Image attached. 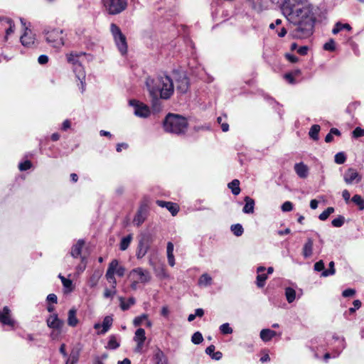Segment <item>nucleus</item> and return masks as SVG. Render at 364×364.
<instances>
[{
  "label": "nucleus",
  "mask_w": 364,
  "mask_h": 364,
  "mask_svg": "<svg viewBox=\"0 0 364 364\" xmlns=\"http://www.w3.org/2000/svg\"><path fill=\"white\" fill-rule=\"evenodd\" d=\"M355 294V290L354 289H347L342 292L343 297H350Z\"/></svg>",
  "instance_id": "nucleus-57"
},
{
  "label": "nucleus",
  "mask_w": 364,
  "mask_h": 364,
  "mask_svg": "<svg viewBox=\"0 0 364 364\" xmlns=\"http://www.w3.org/2000/svg\"><path fill=\"white\" fill-rule=\"evenodd\" d=\"M73 72L75 74L76 77L80 82V89L82 92H84L85 89V77L86 74L84 69V67L82 64L77 65V66L73 68Z\"/></svg>",
  "instance_id": "nucleus-15"
},
{
  "label": "nucleus",
  "mask_w": 364,
  "mask_h": 364,
  "mask_svg": "<svg viewBox=\"0 0 364 364\" xmlns=\"http://www.w3.org/2000/svg\"><path fill=\"white\" fill-rule=\"evenodd\" d=\"M20 40L23 46L31 47L34 44L35 38L31 30L26 28L24 33L21 36Z\"/></svg>",
  "instance_id": "nucleus-18"
},
{
  "label": "nucleus",
  "mask_w": 364,
  "mask_h": 364,
  "mask_svg": "<svg viewBox=\"0 0 364 364\" xmlns=\"http://www.w3.org/2000/svg\"><path fill=\"white\" fill-rule=\"evenodd\" d=\"M134 340L137 343V346L136 348V351H138V352L141 351V350L143 348L144 343L146 340L144 329H143L141 328H138L135 331Z\"/></svg>",
  "instance_id": "nucleus-16"
},
{
  "label": "nucleus",
  "mask_w": 364,
  "mask_h": 364,
  "mask_svg": "<svg viewBox=\"0 0 364 364\" xmlns=\"http://www.w3.org/2000/svg\"><path fill=\"white\" fill-rule=\"evenodd\" d=\"M132 240V235H129L126 237H124L120 242L119 248L121 250L124 251L126 250L128 247L129 246L131 241Z\"/></svg>",
  "instance_id": "nucleus-38"
},
{
  "label": "nucleus",
  "mask_w": 364,
  "mask_h": 364,
  "mask_svg": "<svg viewBox=\"0 0 364 364\" xmlns=\"http://www.w3.org/2000/svg\"><path fill=\"white\" fill-rule=\"evenodd\" d=\"M308 50H309L308 46H301V47L298 48L297 53L299 54H300L301 55H305L307 54Z\"/></svg>",
  "instance_id": "nucleus-64"
},
{
  "label": "nucleus",
  "mask_w": 364,
  "mask_h": 364,
  "mask_svg": "<svg viewBox=\"0 0 364 364\" xmlns=\"http://www.w3.org/2000/svg\"><path fill=\"white\" fill-rule=\"evenodd\" d=\"M276 335L277 333L274 331L270 330L269 328L262 329L259 334L261 339L264 342L269 341Z\"/></svg>",
  "instance_id": "nucleus-28"
},
{
  "label": "nucleus",
  "mask_w": 364,
  "mask_h": 364,
  "mask_svg": "<svg viewBox=\"0 0 364 364\" xmlns=\"http://www.w3.org/2000/svg\"><path fill=\"white\" fill-rule=\"evenodd\" d=\"M149 249V241L147 237H142L139 241L138 247H137V251L136 256L138 259H141L144 257L146 254L147 253L148 250Z\"/></svg>",
  "instance_id": "nucleus-14"
},
{
  "label": "nucleus",
  "mask_w": 364,
  "mask_h": 364,
  "mask_svg": "<svg viewBox=\"0 0 364 364\" xmlns=\"http://www.w3.org/2000/svg\"><path fill=\"white\" fill-rule=\"evenodd\" d=\"M203 341V336L202 334L197 331L196 333H194L191 337V341L194 343V344H200V343H202V341Z\"/></svg>",
  "instance_id": "nucleus-46"
},
{
  "label": "nucleus",
  "mask_w": 364,
  "mask_h": 364,
  "mask_svg": "<svg viewBox=\"0 0 364 364\" xmlns=\"http://www.w3.org/2000/svg\"><path fill=\"white\" fill-rule=\"evenodd\" d=\"M146 85L150 96L152 97V105L155 110L159 111L158 103L160 99L168 100L173 93L174 85L168 75H159L155 78L148 77Z\"/></svg>",
  "instance_id": "nucleus-2"
},
{
  "label": "nucleus",
  "mask_w": 364,
  "mask_h": 364,
  "mask_svg": "<svg viewBox=\"0 0 364 364\" xmlns=\"http://www.w3.org/2000/svg\"><path fill=\"white\" fill-rule=\"evenodd\" d=\"M282 14L287 21L296 26L292 36L306 38L312 35L316 21V7L309 0H291L280 4Z\"/></svg>",
  "instance_id": "nucleus-1"
},
{
  "label": "nucleus",
  "mask_w": 364,
  "mask_h": 364,
  "mask_svg": "<svg viewBox=\"0 0 364 364\" xmlns=\"http://www.w3.org/2000/svg\"><path fill=\"white\" fill-rule=\"evenodd\" d=\"M62 284L63 285V287L66 289L67 292H70L73 291L72 280L67 278H63Z\"/></svg>",
  "instance_id": "nucleus-47"
},
{
  "label": "nucleus",
  "mask_w": 364,
  "mask_h": 364,
  "mask_svg": "<svg viewBox=\"0 0 364 364\" xmlns=\"http://www.w3.org/2000/svg\"><path fill=\"white\" fill-rule=\"evenodd\" d=\"M125 273V268L122 266L117 265V267L115 269L114 274H116L119 277H123Z\"/></svg>",
  "instance_id": "nucleus-58"
},
{
  "label": "nucleus",
  "mask_w": 364,
  "mask_h": 364,
  "mask_svg": "<svg viewBox=\"0 0 364 364\" xmlns=\"http://www.w3.org/2000/svg\"><path fill=\"white\" fill-rule=\"evenodd\" d=\"M85 245L83 240H79L73 247L71 250V255L74 258L78 257L81 255V251Z\"/></svg>",
  "instance_id": "nucleus-26"
},
{
  "label": "nucleus",
  "mask_w": 364,
  "mask_h": 364,
  "mask_svg": "<svg viewBox=\"0 0 364 364\" xmlns=\"http://www.w3.org/2000/svg\"><path fill=\"white\" fill-rule=\"evenodd\" d=\"M353 307H351L349 309V312L350 314H353L355 313V311L360 309V306H361V301L358 299H356V300H354L353 302Z\"/></svg>",
  "instance_id": "nucleus-54"
},
{
  "label": "nucleus",
  "mask_w": 364,
  "mask_h": 364,
  "mask_svg": "<svg viewBox=\"0 0 364 364\" xmlns=\"http://www.w3.org/2000/svg\"><path fill=\"white\" fill-rule=\"evenodd\" d=\"M220 330L223 334H230L232 333V328L230 326L228 323L222 324L220 326Z\"/></svg>",
  "instance_id": "nucleus-49"
},
{
  "label": "nucleus",
  "mask_w": 364,
  "mask_h": 364,
  "mask_svg": "<svg viewBox=\"0 0 364 364\" xmlns=\"http://www.w3.org/2000/svg\"><path fill=\"white\" fill-rule=\"evenodd\" d=\"M334 212V208L328 207L326 210L320 214V220H325L328 216Z\"/></svg>",
  "instance_id": "nucleus-48"
},
{
  "label": "nucleus",
  "mask_w": 364,
  "mask_h": 364,
  "mask_svg": "<svg viewBox=\"0 0 364 364\" xmlns=\"http://www.w3.org/2000/svg\"><path fill=\"white\" fill-rule=\"evenodd\" d=\"M0 24L5 31L4 39L7 41L9 36L14 32V21L8 16H0Z\"/></svg>",
  "instance_id": "nucleus-9"
},
{
  "label": "nucleus",
  "mask_w": 364,
  "mask_h": 364,
  "mask_svg": "<svg viewBox=\"0 0 364 364\" xmlns=\"http://www.w3.org/2000/svg\"><path fill=\"white\" fill-rule=\"evenodd\" d=\"M284 293L288 303L291 304L295 301L296 298V292L294 288L291 287H286L284 289Z\"/></svg>",
  "instance_id": "nucleus-30"
},
{
  "label": "nucleus",
  "mask_w": 364,
  "mask_h": 364,
  "mask_svg": "<svg viewBox=\"0 0 364 364\" xmlns=\"http://www.w3.org/2000/svg\"><path fill=\"white\" fill-rule=\"evenodd\" d=\"M129 277L132 279H135L140 283H147L151 279V275L148 270L141 267L133 269L130 273Z\"/></svg>",
  "instance_id": "nucleus-7"
},
{
  "label": "nucleus",
  "mask_w": 364,
  "mask_h": 364,
  "mask_svg": "<svg viewBox=\"0 0 364 364\" xmlns=\"http://www.w3.org/2000/svg\"><path fill=\"white\" fill-rule=\"evenodd\" d=\"M46 41L55 48H60L65 44V35L60 28H46L43 31Z\"/></svg>",
  "instance_id": "nucleus-4"
},
{
  "label": "nucleus",
  "mask_w": 364,
  "mask_h": 364,
  "mask_svg": "<svg viewBox=\"0 0 364 364\" xmlns=\"http://www.w3.org/2000/svg\"><path fill=\"white\" fill-rule=\"evenodd\" d=\"M244 200L245 204L242 208V212L246 214L253 213L255 204V200L249 196H246Z\"/></svg>",
  "instance_id": "nucleus-25"
},
{
  "label": "nucleus",
  "mask_w": 364,
  "mask_h": 364,
  "mask_svg": "<svg viewBox=\"0 0 364 364\" xmlns=\"http://www.w3.org/2000/svg\"><path fill=\"white\" fill-rule=\"evenodd\" d=\"M84 53H70L66 54V58L69 63H70L73 65V68L77 66V65L82 64L80 58L84 55Z\"/></svg>",
  "instance_id": "nucleus-22"
},
{
  "label": "nucleus",
  "mask_w": 364,
  "mask_h": 364,
  "mask_svg": "<svg viewBox=\"0 0 364 364\" xmlns=\"http://www.w3.org/2000/svg\"><path fill=\"white\" fill-rule=\"evenodd\" d=\"M105 11L109 15H117L124 11L127 7V0H102Z\"/></svg>",
  "instance_id": "nucleus-6"
},
{
  "label": "nucleus",
  "mask_w": 364,
  "mask_h": 364,
  "mask_svg": "<svg viewBox=\"0 0 364 364\" xmlns=\"http://www.w3.org/2000/svg\"><path fill=\"white\" fill-rule=\"evenodd\" d=\"M77 311L75 309L69 310L68 314V324L70 326L75 327L78 323V319L76 316Z\"/></svg>",
  "instance_id": "nucleus-29"
},
{
  "label": "nucleus",
  "mask_w": 364,
  "mask_h": 364,
  "mask_svg": "<svg viewBox=\"0 0 364 364\" xmlns=\"http://www.w3.org/2000/svg\"><path fill=\"white\" fill-rule=\"evenodd\" d=\"M293 209V204L290 201L284 202L282 205V210L284 212H289Z\"/></svg>",
  "instance_id": "nucleus-55"
},
{
  "label": "nucleus",
  "mask_w": 364,
  "mask_h": 364,
  "mask_svg": "<svg viewBox=\"0 0 364 364\" xmlns=\"http://www.w3.org/2000/svg\"><path fill=\"white\" fill-rule=\"evenodd\" d=\"M38 62L41 65L46 64L48 62V57L46 55H41L38 58Z\"/></svg>",
  "instance_id": "nucleus-62"
},
{
  "label": "nucleus",
  "mask_w": 364,
  "mask_h": 364,
  "mask_svg": "<svg viewBox=\"0 0 364 364\" xmlns=\"http://www.w3.org/2000/svg\"><path fill=\"white\" fill-rule=\"evenodd\" d=\"M154 359L156 364H168V360L164 352L157 349L154 355Z\"/></svg>",
  "instance_id": "nucleus-27"
},
{
  "label": "nucleus",
  "mask_w": 364,
  "mask_h": 364,
  "mask_svg": "<svg viewBox=\"0 0 364 364\" xmlns=\"http://www.w3.org/2000/svg\"><path fill=\"white\" fill-rule=\"evenodd\" d=\"M228 188L231 189V191L233 195L237 196L240 193V181L237 179L232 180L230 183L228 185Z\"/></svg>",
  "instance_id": "nucleus-36"
},
{
  "label": "nucleus",
  "mask_w": 364,
  "mask_h": 364,
  "mask_svg": "<svg viewBox=\"0 0 364 364\" xmlns=\"http://www.w3.org/2000/svg\"><path fill=\"white\" fill-rule=\"evenodd\" d=\"M230 230L232 232V233L237 237L241 236L244 232V229L242 225L239 223L232 225L230 227Z\"/></svg>",
  "instance_id": "nucleus-40"
},
{
  "label": "nucleus",
  "mask_w": 364,
  "mask_h": 364,
  "mask_svg": "<svg viewBox=\"0 0 364 364\" xmlns=\"http://www.w3.org/2000/svg\"><path fill=\"white\" fill-rule=\"evenodd\" d=\"M333 135L340 136L341 135V132L338 129H336V128H332L330 130V132L326 136L325 141L327 142V143L331 142L333 141Z\"/></svg>",
  "instance_id": "nucleus-41"
},
{
  "label": "nucleus",
  "mask_w": 364,
  "mask_h": 364,
  "mask_svg": "<svg viewBox=\"0 0 364 364\" xmlns=\"http://www.w3.org/2000/svg\"><path fill=\"white\" fill-rule=\"evenodd\" d=\"M188 127L186 119L181 115L168 114L164 121V129L166 132L181 134L185 133Z\"/></svg>",
  "instance_id": "nucleus-3"
},
{
  "label": "nucleus",
  "mask_w": 364,
  "mask_h": 364,
  "mask_svg": "<svg viewBox=\"0 0 364 364\" xmlns=\"http://www.w3.org/2000/svg\"><path fill=\"white\" fill-rule=\"evenodd\" d=\"M148 214V209L146 205H140L138 209L134 220L133 223L136 226H140L146 219Z\"/></svg>",
  "instance_id": "nucleus-13"
},
{
  "label": "nucleus",
  "mask_w": 364,
  "mask_h": 364,
  "mask_svg": "<svg viewBox=\"0 0 364 364\" xmlns=\"http://www.w3.org/2000/svg\"><path fill=\"white\" fill-rule=\"evenodd\" d=\"M309 136L311 139L317 140L318 139V125L314 124L309 131Z\"/></svg>",
  "instance_id": "nucleus-43"
},
{
  "label": "nucleus",
  "mask_w": 364,
  "mask_h": 364,
  "mask_svg": "<svg viewBox=\"0 0 364 364\" xmlns=\"http://www.w3.org/2000/svg\"><path fill=\"white\" fill-rule=\"evenodd\" d=\"M352 201L359 206L360 210H364V200L360 195L353 196Z\"/></svg>",
  "instance_id": "nucleus-42"
},
{
  "label": "nucleus",
  "mask_w": 364,
  "mask_h": 364,
  "mask_svg": "<svg viewBox=\"0 0 364 364\" xmlns=\"http://www.w3.org/2000/svg\"><path fill=\"white\" fill-rule=\"evenodd\" d=\"M198 284L200 287L210 286L212 284V277L207 273H204L198 279Z\"/></svg>",
  "instance_id": "nucleus-33"
},
{
  "label": "nucleus",
  "mask_w": 364,
  "mask_h": 364,
  "mask_svg": "<svg viewBox=\"0 0 364 364\" xmlns=\"http://www.w3.org/2000/svg\"><path fill=\"white\" fill-rule=\"evenodd\" d=\"M0 323L3 326H8L11 328L14 327L16 321L11 317V310L8 306H4L2 310H0Z\"/></svg>",
  "instance_id": "nucleus-10"
},
{
  "label": "nucleus",
  "mask_w": 364,
  "mask_h": 364,
  "mask_svg": "<svg viewBox=\"0 0 364 364\" xmlns=\"http://www.w3.org/2000/svg\"><path fill=\"white\" fill-rule=\"evenodd\" d=\"M343 29H346L348 31H351L352 28L348 23H341L340 22H338L336 23L334 28L332 30V33L333 34H337Z\"/></svg>",
  "instance_id": "nucleus-37"
},
{
  "label": "nucleus",
  "mask_w": 364,
  "mask_h": 364,
  "mask_svg": "<svg viewBox=\"0 0 364 364\" xmlns=\"http://www.w3.org/2000/svg\"><path fill=\"white\" fill-rule=\"evenodd\" d=\"M120 307L123 311L128 310L131 306L134 305L136 300L134 297H130L125 301L123 297H119Z\"/></svg>",
  "instance_id": "nucleus-34"
},
{
  "label": "nucleus",
  "mask_w": 364,
  "mask_h": 364,
  "mask_svg": "<svg viewBox=\"0 0 364 364\" xmlns=\"http://www.w3.org/2000/svg\"><path fill=\"white\" fill-rule=\"evenodd\" d=\"M119 346L120 343L118 341L117 336L115 335H111L109 337V341L106 348L110 350H115L118 348Z\"/></svg>",
  "instance_id": "nucleus-35"
},
{
  "label": "nucleus",
  "mask_w": 364,
  "mask_h": 364,
  "mask_svg": "<svg viewBox=\"0 0 364 364\" xmlns=\"http://www.w3.org/2000/svg\"><path fill=\"white\" fill-rule=\"evenodd\" d=\"M266 268L260 266L257 269V276L256 278V284L259 288H262L265 285V282L267 279V275L264 273Z\"/></svg>",
  "instance_id": "nucleus-20"
},
{
  "label": "nucleus",
  "mask_w": 364,
  "mask_h": 364,
  "mask_svg": "<svg viewBox=\"0 0 364 364\" xmlns=\"http://www.w3.org/2000/svg\"><path fill=\"white\" fill-rule=\"evenodd\" d=\"M176 90L181 93H186L189 87V81L185 75L178 79L176 82Z\"/></svg>",
  "instance_id": "nucleus-21"
},
{
  "label": "nucleus",
  "mask_w": 364,
  "mask_h": 364,
  "mask_svg": "<svg viewBox=\"0 0 364 364\" xmlns=\"http://www.w3.org/2000/svg\"><path fill=\"white\" fill-rule=\"evenodd\" d=\"M346 160V156L343 152H338L335 155L334 161L337 164H343Z\"/></svg>",
  "instance_id": "nucleus-44"
},
{
  "label": "nucleus",
  "mask_w": 364,
  "mask_h": 364,
  "mask_svg": "<svg viewBox=\"0 0 364 364\" xmlns=\"http://www.w3.org/2000/svg\"><path fill=\"white\" fill-rule=\"evenodd\" d=\"M353 137L358 138L364 136V129L358 127L352 132Z\"/></svg>",
  "instance_id": "nucleus-53"
},
{
  "label": "nucleus",
  "mask_w": 364,
  "mask_h": 364,
  "mask_svg": "<svg viewBox=\"0 0 364 364\" xmlns=\"http://www.w3.org/2000/svg\"><path fill=\"white\" fill-rule=\"evenodd\" d=\"M110 32L119 51L122 55H125L127 52L126 36L122 33L119 27L114 23L110 25Z\"/></svg>",
  "instance_id": "nucleus-5"
},
{
  "label": "nucleus",
  "mask_w": 364,
  "mask_h": 364,
  "mask_svg": "<svg viewBox=\"0 0 364 364\" xmlns=\"http://www.w3.org/2000/svg\"><path fill=\"white\" fill-rule=\"evenodd\" d=\"M168 262L170 266L173 267L175 265V259L173 252H167Z\"/></svg>",
  "instance_id": "nucleus-60"
},
{
  "label": "nucleus",
  "mask_w": 364,
  "mask_h": 364,
  "mask_svg": "<svg viewBox=\"0 0 364 364\" xmlns=\"http://www.w3.org/2000/svg\"><path fill=\"white\" fill-rule=\"evenodd\" d=\"M116 294V290L115 289H113V290H111V289H105V291H104V297L105 298H109V297H113V296Z\"/></svg>",
  "instance_id": "nucleus-59"
},
{
  "label": "nucleus",
  "mask_w": 364,
  "mask_h": 364,
  "mask_svg": "<svg viewBox=\"0 0 364 364\" xmlns=\"http://www.w3.org/2000/svg\"><path fill=\"white\" fill-rule=\"evenodd\" d=\"M361 176L353 168H349L344 173L343 179L347 184L359 183L361 181Z\"/></svg>",
  "instance_id": "nucleus-12"
},
{
  "label": "nucleus",
  "mask_w": 364,
  "mask_h": 364,
  "mask_svg": "<svg viewBox=\"0 0 364 364\" xmlns=\"http://www.w3.org/2000/svg\"><path fill=\"white\" fill-rule=\"evenodd\" d=\"M130 106L134 108V114L139 117L146 118L149 116L150 110L147 105L136 100L129 101Z\"/></svg>",
  "instance_id": "nucleus-8"
},
{
  "label": "nucleus",
  "mask_w": 364,
  "mask_h": 364,
  "mask_svg": "<svg viewBox=\"0 0 364 364\" xmlns=\"http://www.w3.org/2000/svg\"><path fill=\"white\" fill-rule=\"evenodd\" d=\"M118 265V260L113 259L109 264L107 268L105 277L107 280L112 284V287L115 289L117 286V280L114 277L115 269Z\"/></svg>",
  "instance_id": "nucleus-11"
},
{
  "label": "nucleus",
  "mask_w": 364,
  "mask_h": 364,
  "mask_svg": "<svg viewBox=\"0 0 364 364\" xmlns=\"http://www.w3.org/2000/svg\"><path fill=\"white\" fill-rule=\"evenodd\" d=\"M344 221H345L344 217L342 215H339L338 217H337L336 218H334L332 220L331 224L333 227L340 228L344 224Z\"/></svg>",
  "instance_id": "nucleus-45"
},
{
  "label": "nucleus",
  "mask_w": 364,
  "mask_h": 364,
  "mask_svg": "<svg viewBox=\"0 0 364 364\" xmlns=\"http://www.w3.org/2000/svg\"><path fill=\"white\" fill-rule=\"evenodd\" d=\"M112 323H113L112 316H106L104 318L102 323V329L100 331V333L105 334V333H107L111 328Z\"/></svg>",
  "instance_id": "nucleus-31"
},
{
  "label": "nucleus",
  "mask_w": 364,
  "mask_h": 364,
  "mask_svg": "<svg viewBox=\"0 0 364 364\" xmlns=\"http://www.w3.org/2000/svg\"><path fill=\"white\" fill-rule=\"evenodd\" d=\"M47 301L53 304H56L58 302V297L55 294H50L47 296Z\"/></svg>",
  "instance_id": "nucleus-63"
},
{
  "label": "nucleus",
  "mask_w": 364,
  "mask_h": 364,
  "mask_svg": "<svg viewBox=\"0 0 364 364\" xmlns=\"http://www.w3.org/2000/svg\"><path fill=\"white\" fill-rule=\"evenodd\" d=\"M227 116H220L217 118V122L220 124L223 132H226L229 130V124L226 122Z\"/></svg>",
  "instance_id": "nucleus-39"
},
{
  "label": "nucleus",
  "mask_w": 364,
  "mask_h": 364,
  "mask_svg": "<svg viewBox=\"0 0 364 364\" xmlns=\"http://www.w3.org/2000/svg\"><path fill=\"white\" fill-rule=\"evenodd\" d=\"M156 204L161 207L167 208L172 215H176L179 211V207L176 203L171 202H166L164 200H156Z\"/></svg>",
  "instance_id": "nucleus-19"
},
{
  "label": "nucleus",
  "mask_w": 364,
  "mask_h": 364,
  "mask_svg": "<svg viewBox=\"0 0 364 364\" xmlns=\"http://www.w3.org/2000/svg\"><path fill=\"white\" fill-rule=\"evenodd\" d=\"M335 263L334 262L331 261L329 263V268L328 269H325V266L323 260L320 259V272L321 276L326 277L328 276L333 275L336 272V269L334 268Z\"/></svg>",
  "instance_id": "nucleus-24"
},
{
  "label": "nucleus",
  "mask_w": 364,
  "mask_h": 364,
  "mask_svg": "<svg viewBox=\"0 0 364 364\" xmlns=\"http://www.w3.org/2000/svg\"><path fill=\"white\" fill-rule=\"evenodd\" d=\"M255 7L258 6L262 8L266 6L269 0H252Z\"/></svg>",
  "instance_id": "nucleus-56"
},
{
  "label": "nucleus",
  "mask_w": 364,
  "mask_h": 364,
  "mask_svg": "<svg viewBox=\"0 0 364 364\" xmlns=\"http://www.w3.org/2000/svg\"><path fill=\"white\" fill-rule=\"evenodd\" d=\"M31 166H32L31 162L28 160H26V161L19 164L18 168L21 171H26V170L29 169L31 167Z\"/></svg>",
  "instance_id": "nucleus-52"
},
{
  "label": "nucleus",
  "mask_w": 364,
  "mask_h": 364,
  "mask_svg": "<svg viewBox=\"0 0 364 364\" xmlns=\"http://www.w3.org/2000/svg\"><path fill=\"white\" fill-rule=\"evenodd\" d=\"M147 318V315L146 314H142L139 316H137L136 318H134V321H133V323L135 326H140L143 321L146 319Z\"/></svg>",
  "instance_id": "nucleus-51"
},
{
  "label": "nucleus",
  "mask_w": 364,
  "mask_h": 364,
  "mask_svg": "<svg viewBox=\"0 0 364 364\" xmlns=\"http://www.w3.org/2000/svg\"><path fill=\"white\" fill-rule=\"evenodd\" d=\"M285 57L289 62L293 63H295L299 60V58L296 55L292 54L287 53L285 55Z\"/></svg>",
  "instance_id": "nucleus-61"
},
{
  "label": "nucleus",
  "mask_w": 364,
  "mask_h": 364,
  "mask_svg": "<svg viewBox=\"0 0 364 364\" xmlns=\"http://www.w3.org/2000/svg\"><path fill=\"white\" fill-rule=\"evenodd\" d=\"M294 171L297 176L301 178H305L308 176L309 168L304 163H297L294 165Z\"/></svg>",
  "instance_id": "nucleus-23"
},
{
  "label": "nucleus",
  "mask_w": 364,
  "mask_h": 364,
  "mask_svg": "<svg viewBox=\"0 0 364 364\" xmlns=\"http://www.w3.org/2000/svg\"><path fill=\"white\" fill-rule=\"evenodd\" d=\"M47 325L51 328L60 330L63 326L64 322L58 318L57 314H53L48 318Z\"/></svg>",
  "instance_id": "nucleus-17"
},
{
  "label": "nucleus",
  "mask_w": 364,
  "mask_h": 364,
  "mask_svg": "<svg viewBox=\"0 0 364 364\" xmlns=\"http://www.w3.org/2000/svg\"><path fill=\"white\" fill-rule=\"evenodd\" d=\"M313 252V240L308 239L303 247V255L305 258L310 257Z\"/></svg>",
  "instance_id": "nucleus-32"
},
{
  "label": "nucleus",
  "mask_w": 364,
  "mask_h": 364,
  "mask_svg": "<svg viewBox=\"0 0 364 364\" xmlns=\"http://www.w3.org/2000/svg\"><path fill=\"white\" fill-rule=\"evenodd\" d=\"M323 48L326 50L333 51L336 48V43L333 39H330L327 43L323 45Z\"/></svg>",
  "instance_id": "nucleus-50"
}]
</instances>
